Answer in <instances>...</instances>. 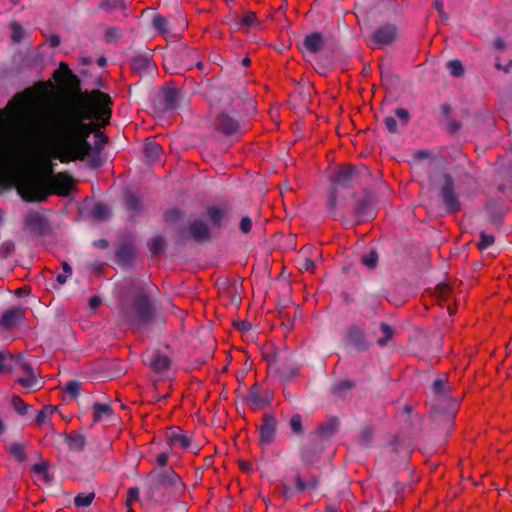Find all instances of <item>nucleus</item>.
I'll return each mask as SVG.
<instances>
[{
    "instance_id": "33",
    "label": "nucleus",
    "mask_w": 512,
    "mask_h": 512,
    "mask_svg": "<svg viewBox=\"0 0 512 512\" xmlns=\"http://www.w3.org/2000/svg\"><path fill=\"white\" fill-rule=\"evenodd\" d=\"M17 356L0 351V374L16 372Z\"/></svg>"
},
{
    "instance_id": "63",
    "label": "nucleus",
    "mask_w": 512,
    "mask_h": 512,
    "mask_svg": "<svg viewBox=\"0 0 512 512\" xmlns=\"http://www.w3.org/2000/svg\"><path fill=\"white\" fill-rule=\"evenodd\" d=\"M449 292H450V287L445 283L438 284L435 287L436 295L442 299L446 298L448 296Z\"/></svg>"
},
{
    "instance_id": "35",
    "label": "nucleus",
    "mask_w": 512,
    "mask_h": 512,
    "mask_svg": "<svg viewBox=\"0 0 512 512\" xmlns=\"http://www.w3.org/2000/svg\"><path fill=\"white\" fill-rule=\"evenodd\" d=\"M206 214L211 224L220 228L222 226V221L227 214V210L211 206L208 207Z\"/></svg>"
},
{
    "instance_id": "60",
    "label": "nucleus",
    "mask_w": 512,
    "mask_h": 512,
    "mask_svg": "<svg viewBox=\"0 0 512 512\" xmlns=\"http://www.w3.org/2000/svg\"><path fill=\"white\" fill-rule=\"evenodd\" d=\"M138 499H139V488L138 487H130L127 492L126 506H131L132 502H135Z\"/></svg>"
},
{
    "instance_id": "12",
    "label": "nucleus",
    "mask_w": 512,
    "mask_h": 512,
    "mask_svg": "<svg viewBox=\"0 0 512 512\" xmlns=\"http://www.w3.org/2000/svg\"><path fill=\"white\" fill-rule=\"evenodd\" d=\"M325 443L312 437L309 444L299 448L300 460L304 467H310L320 459Z\"/></svg>"
},
{
    "instance_id": "3",
    "label": "nucleus",
    "mask_w": 512,
    "mask_h": 512,
    "mask_svg": "<svg viewBox=\"0 0 512 512\" xmlns=\"http://www.w3.org/2000/svg\"><path fill=\"white\" fill-rule=\"evenodd\" d=\"M149 478L146 496L156 504L176 498L184 489L181 477L171 468L161 472L154 469L149 473Z\"/></svg>"
},
{
    "instance_id": "62",
    "label": "nucleus",
    "mask_w": 512,
    "mask_h": 512,
    "mask_svg": "<svg viewBox=\"0 0 512 512\" xmlns=\"http://www.w3.org/2000/svg\"><path fill=\"white\" fill-rule=\"evenodd\" d=\"M395 115L399 118L403 125H407L410 120L409 112L401 107L395 109Z\"/></svg>"
},
{
    "instance_id": "42",
    "label": "nucleus",
    "mask_w": 512,
    "mask_h": 512,
    "mask_svg": "<svg viewBox=\"0 0 512 512\" xmlns=\"http://www.w3.org/2000/svg\"><path fill=\"white\" fill-rule=\"evenodd\" d=\"M11 404L14 411L21 416L28 415L29 410L32 409V406L25 403L23 399L17 395L12 397Z\"/></svg>"
},
{
    "instance_id": "24",
    "label": "nucleus",
    "mask_w": 512,
    "mask_h": 512,
    "mask_svg": "<svg viewBox=\"0 0 512 512\" xmlns=\"http://www.w3.org/2000/svg\"><path fill=\"white\" fill-rule=\"evenodd\" d=\"M268 401V390L261 391L257 384H254L250 387L247 402L251 409H253L254 411L261 410L268 403Z\"/></svg>"
},
{
    "instance_id": "46",
    "label": "nucleus",
    "mask_w": 512,
    "mask_h": 512,
    "mask_svg": "<svg viewBox=\"0 0 512 512\" xmlns=\"http://www.w3.org/2000/svg\"><path fill=\"white\" fill-rule=\"evenodd\" d=\"M165 239L162 235H155L150 242L149 249L152 255H158L164 250Z\"/></svg>"
},
{
    "instance_id": "59",
    "label": "nucleus",
    "mask_w": 512,
    "mask_h": 512,
    "mask_svg": "<svg viewBox=\"0 0 512 512\" xmlns=\"http://www.w3.org/2000/svg\"><path fill=\"white\" fill-rule=\"evenodd\" d=\"M280 491H281V495L285 501L291 499L294 496V494L296 493L294 487H290L289 485H287L284 482L281 483V485H280Z\"/></svg>"
},
{
    "instance_id": "47",
    "label": "nucleus",
    "mask_w": 512,
    "mask_h": 512,
    "mask_svg": "<svg viewBox=\"0 0 512 512\" xmlns=\"http://www.w3.org/2000/svg\"><path fill=\"white\" fill-rule=\"evenodd\" d=\"M447 69L453 77H462L464 75V67L460 60L453 59L447 62Z\"/></svg>"
},
{
    "instance_id": "37",
    "label": "nucleus",
    "mask_w": 512,
    "mask_h": 512,
    "mask_svg": "<svg viewBox=\"0 0 512 512\" xmlns=\"http://www.w3.org/2000/svg\"><path fill=\"white\" fill-rule=\"evenodd\" d=\"M8 452L19 463H24L27 460L23 443L12 442L8 447Z\"/></svg>"
},
{
    "instance_id": "36",
    "label": "nucleus",
    "mask_w": 512,
    "mask_h": 512,
    "mask_svg": "<svg viewBox=\"0 0 512 512\" xmlns=\"http://www.w3.org/2000/svg\"><path fill=\"white\" fill-rule=\"evenodd\" d=\"M152 66V62L149 56L137 55L131 60V68L133 71L142 72L149 70Z\"/></svg>"
},
{
    "instance_id": "54",
    "label": "nucleus",
    "mask_w": 512,
    "mask_h": 512,
    "mask_svg": "<svg viewBox=\"0 0 512 512\" xmlns=\"http://www.w3.org/2000/svg\"><path fill=\"white\" fill-rule=\"evenodd\" d=\"M152 25L153 27L158 30L161 34H166L169 32L168 30V27H167V20L165 17H163L162 15L160 14H156L154 17H153V20H152Z\"/></svg>"
},
{
    "instance_id": "32",
    "label": "nucleus",
    "mask_w": 512,
    "mask_h": 512,
    "mask_svg": "<svg viewBox=\"0 0 512 512\" xmlns=\"http://www.w3.org/2000/svg\"><path fill=\"white\" fill-rule=\"evenodd\" d=\"M257 21L256 14L254 12H247L242 19H238L237 15L231 16V29L240 30L242 27H251Z\"/></svg>"
},
{
    "instance_id": "21",
    "label": "nucleus",
    "mask_w": 512,
    "mask_h": 512,
    "mask_svg": "<svg viewBox=\"0 0 512 512\" xmlns=\"http://www.w3.org/2000/svg\"><path fill=\"white\" fill-rule=\"evenodd\" d=\"M294 473V489L296 493H303L306 490H316L319 486V478L310 475L307 479L303 478L298 467L292 469Z\"/></svg>"
},
{
    "instance_id": "9",
    "label": "nucleus",
    "mask_w": 512,
    "mask_h": 512,
    "mask_svg": "<svg viewBox=\"0 0 512 512\" xmlns=\"http://www.w3.org/2000/svg\"><path fill=\"white\" fill-rule=\"evenodd\" d=\"M398 28L393 23H383L376 27L370 35L373 48H384L397 39Z\"/></svg>"
},
{
    "instance_id": "10",
    "label": "nucleus",
    "mask_w": 512,
    "mask_h": 512,
    "mask_svg": "<svg viewBox=\"0 0 512 512\" xmlns=\"http://www.w3.org/2000/svg\"><path fill=\"white\" fill-rule=\"evenodd\" d=\"M259 445L261 447L269 446L276 438L278 431V421L271 413H265L262 417V424L258 427Z\"/></svg>"
},
{
    "instance_id": "26",
    "label": "nucleus",
    "mask_w": 512,
    "mask_h": 512,
    "mask_svg": "<svg viewBox=\"0 0 512 512\" xmlns=\"http://www.w3.org/2000/svg\"><path fill=\"white\" fill-rule=\"evenodd\" d=\"M65 444L70 451L82 452L86 445V438L82 433L72 432L65 437Z\"/></svg>"
},
{
    "instance_id": "45",
    "label": "nucleus",
    "mask_w": 512,
    "mask_h": 512,
    "mask_svg": "<svg viewBox=\"0 0 512 512\" xmlns=\"http://www.w3.org/2000/svg\"><path fill=\"white\" fill-rule=\"evenodd\" d=\"M361 263L369 269H374L378 263V253L375 249H371L368 253L362 255Z\"/></svg>"
},
{
    "instance_id": "39",
    "label": "nucleus",
    "mask_w": 512,
    "mask_h": 512,
    "mask_svg": "<svg viewBox=\"0 0 512 512\" xmlns=\"http://www.w3.org/2000/svg\"><path fill=\"white\" fill-rule=\"evenodd\" d=\"M49 463L46 461L38 462L31 466V472L35 474L42 475L43 480L46 483H50L54 480L53 476H51L48 472Z\"/></svg>"
},
{
    "instance_id": "18",
    "label": "nucleus",
    "mask_w": 512,
    "mask_h": 512,
    "mask_svg": "<svg viewBox=\"0 0 512 512\" xmlns=\"http://www.w3.org/2000/svg\"><path fill=\"white\" fill-rule=\"evenodd\" d=\"M325 40L320 32H312L303 38V41L299 45V50L302 53L317 54L324 49Z\"/></svg>"
},
{
    "instance_id": "22",
    "label": "nucleus",
    "mask_w": 512,
    "mask_h": 512,
    "mask_svg": "<svg viewBox=\"0 0 512 512\" xmlns=\"http://www.w3.org/2000/svg\"><path fill=\"white\" fill-rule=\"evenodd\" d=\"M188 231L190 237L198 243H207L211 240L209 227L203 220L189 222Z\"/></svg>"
},
{
    "instance_id": "11",
    "label": "nucleus",
    "mask_w": 512,
    "mask_h": 512,
    "mask_svg": "<svg viewBox=\"0 0 512 512\" xmlns=\"http://www.w3.org/2000/svg\"><path fill=\"white\" fill-rule=\"evenodd\" d=\"M484 213L486 221L499 229L503 225V218L507 213V207L502 199L490 200L484 206Z\"/></svg>"
},
{
    "instance_id": "17",
    "label": "nucleus",
    "mask_w": 512,
    "mask_h": 512,
    "mask_svg": "<svg viewBox=\"0 0 512 512\" xmlns=\"http://www.w3.org/2000/svg\"><path fill=\"white\" fill-rule=\"evenodd\" d=\"M161 97L164 103V110L171 111L179 108L180 102L184 98V93L170 84L163 86Z\"/></svg>"
},
{
    "instance_id": "28",
    "label": "nucleus",
    "mask_w": 512,
    "mask_h": 512,
    "mask_svg": "<svg viewBox=\"0 0 512 512\" xmlns=\"http://www.w3.org/2000/svg\"><path fill=\"white\" fill-rule=\"evenodd\" d=\"M163 149L160 144L154 140H147L144 144L143 153L149 163L155 162L162 154Z\"/></svg>"
},
{
    "instance_id": "41",
    "label": "nucleus",
    "mask_w": 512,
    "mask_h": 512,
    "mask_svg": "<svg viewBox=\"0 0 512 512\" xmlns=\"http://www.w3.org/2000/svg\"><path fill=\"white\" fill-rule=\"evenodd\" d=\"M380 330L383 336L377 339V344L380 347H385L394 336V329L387 323H380Z\"/></svg>"
},
{
    "instance_id": "15",
    "label": "nucleus",
    "mask_w": 512,
    "mask_h": 512,
    "mask_svg": "<svg viewBox=\"0 0 512 512\" xmlns=\"http://www.w3.org/2000/svg\"><path fill=\"white\" fill-rule=\"evenodd\" d=\"M345 341L357 352H364L369 348L364 331L357 325H351L347 328Z\"/></svg>"
},
{
    "instance_id": "55",
    "label": "nucleus",
    "mask_w": 512,
    "mask_h": 512,
    "mask_svg": "<svg viewBox=\"0 0 512 512\" xmlns=\"http://www.w3.org/2000/svg\"><path fill=\"white\" fill-rule=\"evenodd\" d=\"M11 32V39L14 43H19L24 37V29L17 22L11 24Z\"/></svg>"
},
{
    "instance_id": "30",
    "label": "nucleus",
    "mask_w": 512,
    "mask_h": 512,
    "mask_svg": "<svg viewBox=\"0 0 512 512\" xmlns=\"http://www.w3.org/2000/svg\"><path fill=\"white\" fill-rule=\"evenodd\" d=\"M94 422H100L113 416V409L109 404L94 402L92 405Z\"/></svg>"
},
{
    "instance_id": "52",
    "label": "nucleus",
    "mask_w": 512,
    "mask_h": 512,
    "mask_svg": "<svg viewBox=\"0 0 512 512\" xmlns=\"http://www.w3.org/2000/svg\"><path fill=\"white\" fill-rule=\"evenodd\" d=\"M480 241L477 243V247L480 251L486 250L495 242V237L491 234H487L485 231L479 233Z\"/></svg>"
},
{
    "instance_id": "14",
    "label": "nucleus",
    "mask_w": 512,
    "mask_h": 512,
    "mask_svg": "<svg viewBox=\"0 0 512 512\" xmlns=\"http://www.w3.org/2000/svg\"><path fill=\"white\" fill-rule=\"evenodd\" d=\"M25 225L32 234L41 237L48 235L51 228L49 221L37 212H29L27 214Z\"/></svg>"
},
{
    "instance_id": "43",
    "label": "nucleus",
    "mask_w": 512,
    "mask_h": 512,
    "mask_svg": "<svg viewBox=\"0 0 512 512\" xmlns=\"http://www.w3.org/2000/svg\"><path fill=\"white\" fill-rule=\"evenodd\" d=\"M73 72L69 68V66L61 62L59 68L54 71L53 78L58 83H64V81L72 74Z\"/></svg>"
},
{
    "instance_id": "58",
    "label": "nucleus",
    "mask_w": 512,
    "mask_h": 512,
    "mask_svg": "<svg viewBox=\"0 0 512 512\" xmlns=\"http://www.w3.org/2000/svg\"><path fill=\"white\" fill-rule=\"evenodd\" d=\"M383 123L385 125L386 130L389 133L396 134L398 133L397 121L394 117L388 116L384 118Z\"/></svg>"
},
{
    "instance_id": "1",
    "label": "nucleus",
    "mask_w": 512,
    "mask_h": 512,
    "mask_svg": "<svg viewBox=\"0 0 512 512\" xmlns=\"http://www.w3.org/2000/svg\"><path fill=\"white\" fill-rule=\"evenodd\" d=\"M64 83L76 93L56 105L42 123L41 130L54 144L53 157L61 163L84 160L92 147L88 141L95 123H110L113 100L100 90L81 92V80L72 73Z\"/></svg>"
},
{
    "instance_id": "2",
    "label": "nucleus",
    "mask_w": 512,
    "mask_h": 512,
    "mask_svg": "<svg viewBox=\"0 0 512 512\" xmlns=\"http://www.w3.org/2000/svg\"><path fill=\"white\" fill-rule=\"evenodd\" d=\"M73 187L72 177L65 172H59L48 182L36 176H27L20 181L17 191L24 201L37 203L45 201L50 194L68 196Z\"/></svg>"
},
{
    "instance_id": "64",
    "label": "nucleus",
    "mask_w": 512,
    "mask_h": 512,
    "mask_svg": "<svg viewBox=\"0 0 512 512\" xmlns=\"http://www.w3.org/2000/svg\"><path fill=\"white\" fill-rule=\"evenodd\" d=\"M180 211L177 209H171L165 213V220L167 222H174L180 218Z\"/></svg>"
},
{
    "instance_id": "31",
    "label": "nucleus",
    "mask_w": 512,
    "mask_h": 512,
    "mask_svg": "<svg viewBox=\"0 0 512 512\" xmlns=\"http://www.w3.org/2000/svg\"><path fill=\"white\" fill-rule=\"evenodd\" d=\"M167 439L170 444H178L184 450L190 449L192 445V439L188 435L175 430L168 432Z\"/></svg>"
},
{
    "instance_id": "27",
    "label": "nucleus",
    "mask_w": 512,
    "mask_h": 512,
    "mask_svg": "<svg viewBox=\"0 0 512 512\" xmlns=\"http://www.w3.org/2000/svg\"><path fill=\"white\" fill-rule=\"evenodd\" d=\"M124 203L125 208L129 213V218L134 220L137 214L142 210V202L136 195L127 193L124 197Z\"/></svg>"
},
{
    "instance_id": "44",
    "label": "nucleus",
    "mask_w": 512,
    "mask_h": 512,
    "mask_svg": "<svg viewBox=\"0 0 512 512\" xmlns=\"http://www.w3.org/2000/svg\"><path fill=\"white\" fill-rule=\"evenodd\" d=\"M81 382L78 380H70L65 384L64 391L71 399H77L81 391Z\"/></svg>"
},
{
    "instance_id": "6",
    "label": "nucleus",
    "mask_w": 512,
    "mask_h": 512,
    "mask_svg": "<svg viewBox=\"0 0 512 512\" xmlns=\"http://www.w3.org/2000/svg\"><path fill=\"white\" fill-rule=\"evenodd\" d=\"M438 198L447 214L458 213L462 209L461 196L456 190L455 179L449 173H442L436 183Z\"/></svg>"
},
{
    "instance_id": "29",
    "label": "nucleus",
    "mask_w": 512,
    "mask_h": 512,
    "mask_svg": "<svg viewBox=\"0 0 512 512\" xmlns=\"http://www.w3.org/2000/svg\"><path fill=\"white\" fill-rule=\"evenodd\" d=\"M356 386V382L351 379H344L337 383H335L331 389L330 392L338 397V398H345L346 395Z\"/></svg>"
},
{
    "instance_id": "51",
    "label": "nucleus",
    "mask_w": 512,
    "mask_h": 512,
    "mask_svg": "<svg viewBox=\"0 0 512 512\" xmlns=\"http://www.w3.org/2000/svg\"><path fill=\"white\" fill-rule=\"evenodd\" d=\"M99 8L112 11L116 9L123 10L125 9V5L122 0H100Z\"/></svg>"
},
{
    "instance_id": "38",
    "label": "nucleus",
    "mask_w": 512,
    "mask_h": 512,
    "mask_svg": "<svg viewBox=\"0 0 512 512\" xmlns=\"http://www.w3.org/2000/svg\"><path fill=\"white\" fill-rule=\"evenodd\" d=\"M289 426L295 436L303 438L305 429L302 424V416L300 414H293L289 419Z\"/></svg>"
},
{
    "instance_id": "49",
    "label": "nucleus",
    "mask_w": 512,
    "mask_h": 512,
    "mask_svg": "<svg viewBox=\"0 0 512 512\" xmlns=\"http://www.w3.org/2000/svg\"><path fill=\"white\" fill-rule=\"evenodd\" d=\"M108 207L102 202H98L91 210V216L96 220H103L108 216Z\"/></svg>"
},
{
    "instance_id": "61",
    "label": "nucleus",
    "mask_w": 512,
    "mask_h": 512,
    "mask_svg": "<svg viewBox=\"0 0 512 512\" xmlns=\"http://www.w3.org/2000/svg\"><path fill=\"white\" fill-rule=\"evenodd\" d=\"M251 228H252V219L249 216L242 217V219L240 220V223H239V229L241 230V232H243L244 234H247L251 231Z\"/></svg>"
},
{
    "instance_id": "20",
    "label": "nucleus",
    "mask_w": 512,
    "mask_h": 512,
    "mask_svg": "<svg viewBox=\"0 0 512 512\" xmlns=\"http://www.w3.org/2000/svg\"><path fill=\"white\" fill-rule=\"evenodd\" d=\"M22 371L26 377H22L18 380L19 384L24 387L34 388L38 385L39 381L35 375L33 366L24 361L23 357L18 355L16 362V372Z\"/></svg>"
},
{
    "instance_id": "56",
    "label": "nucleus",
    "mask_w": 512,
    "mask_h": 512,
    "mask_svg": "<svg viewBox=\"0 0 512 512\" xmlns=\"http://www.w3.org/2000/svg\"><path fill=\"white\" fill-rule=\"evenodd\" d=\"M121 36V30L116 27H109L106 29L104 34V40L106 43H114Z\"/></svg>"
},
{
    "instance_id": "50",
    "label": "nucleus",
    "mask_w": 512,
    "mask_h": 512,
    "mask_svg": "<svg viewBox=\"0 0 512 512\" xmlns=\"http://www.w3.org/2000/svg\"><path fill=\"white\" fill-rule=\"evenodd\" d=\"M92 133H94V136L97 138V140H96L94 146H91V147H92V149H95L96 151L99 152L104 148L105 144H107L108 137L103 132L96 130V127L94 128ZM90 145H92V144L90 143ZM91 151H93V150H91ZM90 153H92V152H90ZM90 155L91 154H89V156ZM86 157H88V155Z\"/></svg>"
},
{
    "instance_id": "13",
    "label": "nucleus",
    "mask_w": 512,
    "mask_h": 512,
    "mask_svg": "<svg viewBox=\"0 0 512 512\" xmlns=\"http://www.w3.org/2000/svg\"><path fill=\"white\" fill-rule=\"evenodd\" d=\"M215 129L224 135H233L241 131L240 121L238 117L228 112H221L217 115Z\"/></svg>"
},
{
    "instance_id": "23",
    "label": "nucleus",
    "mask_w": 512,
    "mask_h": 512,
    "mask_svg": "<svg viewBox=\"0 0 512 512\" xmlns=\"http://www.w3.org/2000/svg\"><path fill=\"white\" fill-rule=\"evenodd\" d=\"M24 318V309L22 307H12L4 311L0 317V327L3 330H11Z\"/></svg>"
},
{
    "instance_id": "25",
    "label": "nucleus",
    "mask_w": 512,
    "mask_h": 512,
    "mask_svg": "<svg viewBox=\"0 0 512 512\" xmlns=\"http://www.w3.org/2000/svg\"><path fill=\"white\" fill-rule=\"evenodd\" d=\"M135 250L131 243L121 244L116 252L115 256L119 264L128 266L132 264L134 260Z\"/></svg>"
},
{
    "instance_id": "7",
    "label": "nucleus",
    "mask_w": 512,
    "mask_h": 512,
    "mask_svg": "<svg viewBox=\"0 0 512 512\" xmlns=\"http://www.w3.org/2000/svg\"><path fill=\"white\" fill-rule=\"evenodd\" d=\"M353 215L357 224L376 217V196L371 190L364 189L363 194L356 200Z\"/></svg>"
},
{
    "instance_id": "34",
    "label": "nucleus",
    "mask_w": 512,
    "mask_h": 512,
    "mask_svg": "<svg viewBox=\"0 0 512 512\" xmlns=\"http://www.w3.org/2000/svg\"><path fill=\"white\" fill-rule=\"evenodd\" d=\"M441 339L438 335L425 336L423 338V345L426 347V353L429 356L435 357L441 350Z\"/></svg>"
},
{
    "instance_id": "53",
    "label": "nucleus",
    "mask_w": 512,
    "mask_h": 512,
    "mask_svg": "<svg viewBox=\"0 0 512 512\" xmlns=\"http://www.w3.org/2000/svg\"><path fill=\"white\" fill-rule=\"evenodd\" d=\"M450 388L445 379L438 378L432 384V391L436 395H446Z\"/></svg>"
},
{
    "instance_id": "8",
    "label": "nucleus",
    "mask_w": 512,
    "mask_h": 512,
    "mask_svg": "<svg viewBox=\"0 0 512 512\" xmlns=\"http://www.w3.org/2000/svg\"><path fill=\"white\" fill-rule=\"evenodd\" d=\"M290 353L287 351H276L271 359H268L269 369L274 370L281 380L287 381L296 375L298 368L291 361Z\"/></svg>"
},
{
    "instance_id": "4",
    "label": "nucleus",
    "mask_w": 512,
    "mask_h": 512,
    "mask_svg": "<svg viewBox=\"0 0 512 512\" xmlns=\"http://www.w3.org/2000/svg\"><path fill=\"white\" fill-rule=\"evenodd\" d=\"M369 175V168L365 165H343L338 168L331 181L327 200L328 214L333 220L339 216L337 203L341 190L352 187L354 181Z\"/></svg>"
},
{
    "instance_id": "19",
    "label": "nucleus",
    "mask_w": 512,
    "mask_h": 512,
    "mask_svg": "<svg viewBox=\"0 0 512 512\" xmlns=\"http://www.w3.org/2000/svg\"><path fill=\"white\" fill-rule=\"evenodd\" d=\"M339 427L340 421L337 418H330L318 426L313 438L326 445L336 435Z\"/></svg>"
},
{
    "instance_id": "16",
    "label": "nucleus",
    "mask_w": 512,
    "mask_h": 512,
    "mask_svg": "<svg viewBox=\"0 0 512 512\" xmlns=\"http://www.w3.org/2000/svg\"><path fill=\"white\" fill-rule=\"evenodd\" d=\"M145 363L154 373L162 374L170 368L172 359L170 355L162 352L161 350H154L150 354H147V360Z\"/></svg>"
},
{
    "instance_id": "40",
    "label": "nucleus",
    "mask_w": 512,
    "mask_h": 512,
    "mask_svg": "<svg viewBox=\"0 0 512 512\" xmlns=\"http://www.w3.org/2000/svg\"><path fill=\"white\" fill-rule=\"evenodd\" d=\"M56 410H57V408L54 406H51V405L44 406L40 411L36 412V415H35L36 424L39 426L45 424Z\"/></svg>"
},
{
    "instance_id": "57",
    "label": "nucleus",
    "mask_w": 512,
    "mask_h": 512,
    "mask_svg": "<svg viewBox=\"0 0 512 512\" xmlns=\"http://www.w3.org/2000/svg\"><path fill=\"white\" fill-rule=\"evenodd\" d=\"M385 2H389L391 4V9L388 11L389 16L393 19L401 18L403 14L402 7L396 2V0H384Z\"/></svg>"
},
{
    "instance_id": "5",
    "label": "nucleus",
    "mask_w": 512,
    "mask_h": 512,
    "mask_svg": "<svg viewBox=\"0 0 512 512\" xmlns=\"http://www.w3.org/2000/svg\"><path fill=\"white\" fill-rule=\"evenodd\" d=\"M159 290L154 284L144 283L132 295L131 306L135 317L132 323L134 332L151 324L156 316V306L153 296Z\"/></svg>"
},
{
    "instance_id": "48",
    "label": "nucleus",
    "mask_w": 512,
    "mask_h": 512,
    "mask_svg": "<svg viewBox=\"0 0 512 512\" xmlns=\"http://www.w3.org/2000/svg\"><path fill=\"white\" fill-rule=\"evenodd\" d=\"M95 498V493H80L74 498V505L79 508H85L91 505Z\"/></svg>"
}]
</instances>
